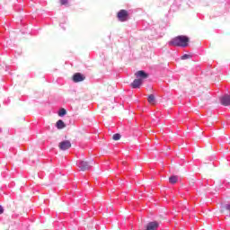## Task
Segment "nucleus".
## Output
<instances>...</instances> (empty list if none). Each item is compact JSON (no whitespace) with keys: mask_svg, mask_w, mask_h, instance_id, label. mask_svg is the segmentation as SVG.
I'll return each instance as SVG.
<instances>
[{"mask_svg":"<svg viewBox=\"0 0 230 230\" xmlns=\"http://www.w3.org/2000/svg\"><path fill=\"white\" fill-rule=\"evenodd\" d=\"M91 164H93V162L89 164V162H87V161L81 160L79 162L78 166H79L81 172H87V170H90Z\"/></svg>","mask_w":230,"mask_h":230,"instance_id":"3","label":"nucleus"},{"mask_svg":"<svg viewBox=\"0 0 230 230\" xmlns=\"http://www.w3.org/2000/svg\"><path fill=\"white\" fill-rule=\"evenodd\" d=\"M220 103L221 105H224L225 107H229L230 105V95L226 94L220 98Z\"/></svg>","mask_w":230,"mask_h":230,"instance_id":"5","label":"nucleus"},{"mask_svg":"<svg viewBox=\"0 0 230 230\" xmlns=\"http://www.w3.org/2000/svg\"><path fill=\"white\" fill-rule=\"evenodd\" d=\"M135 76H137V78H142V80H145L146 78L148 77V74H146V72L143 70H139L136 72Z\"/></svg>","mask_w":230,"mask_h":230,"instance_id":"9","label":"nucleus"},{"mask_svg":"<svg viewBox=\"0 0 230 230\" xmlns=\"http://www.w3.org/2000/svg\"><path fill=\"white\" fill-rule=\"evenodd\" d=\"M143 84V79H135L133 83H131V87L133 89H139Z\"/></svg>","mask_w":230,"mask_h":230,"instance_id":"8","label":"nucleus"},{"mask_svg":"<svg viewBox=\"0 0 230 230\" xmlns=\"http://www.w3.org/2000/svg\"><path fill=\"white\" fill-rule=\"evenodd\" d=\"M58 114L62 118V116H66V114H67V111H66V109L62 108L59 110Z\"/></svg>","mask_w":230,"mask_h":230,"instance_id":"13","label":"nucleus"},{"mask_svg":"<svg viewBox=\"0 0 230 230\" xmlns=\"http://www.w3.org/2000/svg\"><path fill=\"white\" fill-rule=\"evenodd\" d=\"M221 213H224V209H223V210H221Z\"/></svg>","mask_w":230,"mask_h":230,"instance_id":"18","label":"nucleus"},{"mask_svg":"<svg viewBox=\"0 0 230 230\" xmlns=\"http://www.w3.org/2000/svg\"><path fill=\"white\" fill-rule=\"evenodd\" d=\"M117 19L120 22H125L128 21V11L125 9H121L118 13H117Z\"/></svg>","mask_w":230,"mask_h":230,"instance_id":"2","label":"nucleus"},{"mask_svg":"<svg viewBox=\"0 0 230 230\" xmlns=\"http://www.w3.org/2000/svg\"><path fill=\"white\" fill-rule=\"evenodd\" d=\"M190 42V38L187 36H177L169 41V46H176L181 48H186Z\"/></svg>","mask_w":230,"mask_h":230,"instance_id":"1","label":"nucleus"},{"mask_svg":"<svg viewBox=\"0 0 230 230\" xmlns=\"http://www.w3.org/2000/svg\"><path fill=\"white\" fill-rule=\"evenodd\" d=\"M73 82H75V84L78 82H84V80H85V76L80 73H75L73 75Z\"/></svg>","mask_w":230,"mask_h":230,"instance_id":"7","label":"nucleus"},{"mask_svg":"<svg viewBox=\"0 0 230 230\" xmlns=\"http://www.w3.org/2000/svg\"><path fill=\"white\" fill-rule=\"evenodd\" d=\"M188 58H191L190 55L185 54L181 57V60H188Z\"/></svg>","mask_w":230,"mask_h":230,"instance_id":"15","label":"nucleus"},{"mask_svg":"<svg viewBox=\"0 0 230 230\" xmlns=\"http://www.w3.org/2000/svg\"><path fill=\"white\" fill-rule=\"evenodd\" d=\"M157 229H159V223L157 221L149 222L146 226V230H157Z\"/></svg>","mask_w":230,"mask_h":230,"instance_id":"6","label":"nucleus"},{"mask_svg":"<svg viewBox=\"0 0 230 230\" xmlns=\"http://www.w3.org/2000/svg\"><path fill=\"white\" fill-rule=\"evenodd\" d=\"M58 148L59 150H63V151L69 150V148H71V141L69 140L61 141L58 144Z\"/></svg>","mask_w":230,"mask_h":230,"instance_id":"4","label":"nucleus"},{"mask_svg":"<svg viewBox=\"0 0 230 230\" xmlns=\"http://www.w3.org/2000/svg\"><path fill=\"white\" fill-rule=\"evenodd\" d=\"M147 101L151 105H155V96H154V94L148 95Z\"/></svg>","mask_w":230,"mask_h":230,"instance_id":"11","label":"nucleus"},{"mask_svg":"<svg viewBox=\"0 0 230 230\" xmlns=\"http://www.w3.org/2000/svg\"><path fill=\"white\" fill-rule=\"evenodd\" d=\"M56 127L58 130H62V128H66V123L62 119H59L56 123Z\"/></svg>","mask_w":230,"mask_h":230,"instance_id":"10","label":"nucleus"},{"mask_svg":"<svg viewBox=\"0 0 230 230\" xmlns=\"http://www.w3.org/2000/svg\"><path fill=\"white\" fill-rule=\"evenodd\" d=\"M59 3L61 4V6H64V5L67 4V0H60Z\"/></svg>","mask_w":230,"mask_h":230,"instance_id":"16","label":"nucleus"},{"mask_svg":"<svg viewBox=\"0 0 230 230\" xmlns=\"http://www.w3.org/2000/svg\"><path fill=\"white\" fill-rule=\"evenodd\" d=\"M177 181H179V177L178 176H171L169 178V182L171 184H176Z\"/></svg>","mask_w":230,"mask_h":230,"instance_id":"12","label":"nucleus"},{"mask_svg":"<svg viewBox=\"0 0 230 230\" xmlns=\"http://www.w3.org/2000/svg\"><path fill=\"white\" fill-rule=\"evenodd\" d=\"M3 213H4V209L2 206H0V215H3Z\"/></svg>","mask_w":230,"mask_h":230,"instance_id":"17","label":"nucleus"},{"mask_svg":"<svg viewBox=\"0 0 230 230\" xmlns=\"http://www.w3.org/2000/svg\"><path fill=\"white\" fill-rule=\"evenodd\" d=\"M112 139L114 141H119L121 139V135L119 133L114 134Z\"/></svg>","mask_w":230,"mask_h":230,"instance_id":"14","label":"nucleus"}]
</instances>
